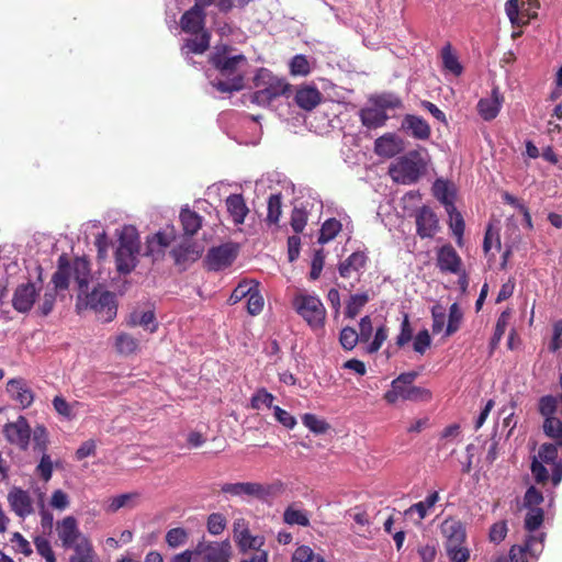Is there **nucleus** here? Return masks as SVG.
Masks as SVG:
<instances>
[{
  "mask_svg": "<svg viewBox=\"0 0 562 562\" xmlns=\"http://www.w3.org/2000/svg\"><path fill=\"white\" fill-rule=\"evenodd\" d=\"M231 46H216L210 56V63L218 71V77L211 81L221 92L239 91L244 88V78L248 60L243 54H234Z\"/></svg>",
  "mask_w": 562,
  "mask_h": 562,
  "instance_id": "f257e3e1",
  "label": "nucleus"
},
{
  "mask_svg": "<svg viewBox=\"0 0 562 562\" xmlns=\"http://www.w3.org/2000/svg\"><path fill=\"white\" fill-rule=\"evenodd\" d=\"M254 86L256 90L251 93L250 100L260 106H269L276 99L288 95L291 91V86L284 79L267 68L258 69Z\"/></svg>",
  "mask_w": 562,
  "mask_h": 562,
  "instance_id": "f03ea898",
  "label": "nucleus"
},
{
  "mask_svg": "<svg viewBox=\"0 0 562 562\" xmlns=\"http://www.w3.org/2000/svg\"><path fill=\"white\" fill-rule=\"evenodd\" d=\"M561 449L555 442H546L539 447L538 454L533 457L531 472L537 483L546 484L549 480V472L544 464L551 467V481L554 486L562 481V460L559 459L558 450Z\"/></svg>",
  "mask_w": 562,
  "mask_h": 562,
  "instance_id": "7ed1b4c3",
  "label": "nucleus"
},
{
  "mask_svg": "<svg viewBox=\"0 0 562 562\" xmlns=\"http://www.w3.org/2000/svg\"><path fill=\"white\" fill-rule=\"evenodd\" d=\"M76 308L79 313L88 308L92 310L103 323L111 322L116 315L113 293L101 288H94L90 293L88 290L78 292Z\"/></svg>",
  "mask_w": 562,
  "mask_h": 562,
  "instance_id": "20e7f679",
  "label": "nucleus"
},
{
  "mask_svg": "<svg viewBox=\"0 0 562 562\" xmlns=\"http://www.w3.org/2000/svg\"><path fill=\"white\" fill-rule=\"evenodd\" d=\"M139 250L140 241L137 229L133 226H124L119 236V246L115 251L116 270L121 274H128L136 268Z\"/></svg>",
  "mask_w": 562,
  "mask_h": 562,
  "instance_id": "39448f33",
  "label": "nucleus"
},
{
  "mask_svg": "<svg viewBox=\"0 0 562 562\" xmlns=\"http://www.w3.org/2000/svg\"><path fill=\"white\" fill-rule=\"evenodd\" d=\"M426 169V162L417 150H411L389 167L392 180L401 184L417 182Z\"/></svg>",
  "mask_w": 562,
  "mask_h": 562,
  "instance_id": "423d86ee",
  "label": "nucleus"
},
{
  "mask_svg": "<svg viewBox=\"0 0 562 562\" xmlns=\"http://www.w3.org/2000/svg\"><path fill=\"white\" fill-rule=\"evenodd\" d=\"M293 306L310 326L318 327L324 324L326 311L318 296L299 294L293 300Z\"/></svg>",
  "mask_w": 562,
  "mask_h": 562,
  "instance_id": "0eeeda50",
  "label": "nucleus"
},
{
  "mask_svg": "<svg viewBox=\"0 0 562 562\" xmlns=\"http://www.w3.org/2000/svg\"><path fill=\"white\" fill-rule=\"evenodd\" d=\"M546 537V532L527 536L524 544L510 548L508 560L499 559L497 562H528L527 554L537 560L543 551Z\"/></svg>",
  "mask_w": 562,
  "mask_h": 562,
  "instance_id": "6e6552de",
  "label": "nucleus"
},
{
  "mask_svg": "<svg viewBox=\"0 0 562 562\" xmlns=\"http://www.w3.org/2000/svg\"><path fill=\"white\" fill-rule=\"evenodd\" d=\"M239 247L237 244L227 243L209 249L204 265L210 271H221L233 265L237 258Z\"/></svg>",
  "mask_w": 562,
  "mask_h": 562,
  "instance_id": "1a4fd4ad",
  "label": "nucleus"
},
{
  "mask_svg": "<svg viewBox=\"0 0 562 562\" xmlns=\"http://www.w3.org/2000/svg\"><path fill=\"white\" fill-rule=\"evenodd\" d=\"M195 555L202 558V562H227L232 558L233 548L229 540L199 541L194 548Z\"/></svg>",
  "mask_w": 562,
  "mask_h": 562,
  "instance_id": "9d476101",
  "label": "nucleus"
},
{
  "mask_svg": "<svg viewBox=\"0 0 562 562\" xmlns=\"http://www.w3.org/2000/svg\"><path fill=\"white\" fill-rule=\"evenodd\" d=\"M31 427L24 416H19L16 420L9 422L3 427V435L8 442L26 450L30 445Z\"/></svg>",
  "mask_w": 562,
  "mask_h": 562,
  "instance_id": "9b49d317",
  "label": "nucleus"
},
{
  "mask_svg": "<svg viewBox=\"0 0 562 562\" xmlns=\"http://www.w3.org/2000/svg\"><path fill=\"white\" fill-rule=\"evenodd\" d=\"M173 240L175 233L172 229L159 231L147 236L144 256L151 258L154 261L161 260Z\"/></svg>",
  "mask_w": 562,
  "mask_h": 562,
  "instance_id": "f8f14e48",
  "label": "nucleus"
},
{
  "mask_svg": "<svg viewBox=\"0 0 562 562\" xmlns=\"http://www.w3.org/2000/svg\"><path fill=\"white\" fill-rule=\"evenodd\" d=\"M234 539L243 553L248 550L263 551L261 547L265 544V538L252 536L244 519L234 522Z\"/></svg>",
  "mask_w": 562,
  "mask_h": 562,
  "instance_id": "ddd939ff",
  "label": "nucleus"
},
{
  "mask_svg": "<svg viewBox=\"0 0 562 562\" xmlns=\"http://www.w3.org/2000/svg\"><path fill=\"white\" fill-rule=\"evenodd\" d=\"M38 294L40 290L32 282L18 285L12 296L13 308L22 314L29 313L38 297Z\"/></svg>",
  "mask_w": 562,
  "mask_h": 562,
  "instance_id": "4468645a",
  "label": "nucleus"
},
{
  "mask_svg": "<svg viewBox=\"0 0 562 562\" xmlns=\"http://www.w3.org/2000/svg\"><path fill=\"white\" fill-rule=\"evenodd\" d=\"M10 509L19 517L26 518L34 513L33 501L30 493L21 487L13 486L7 496Z\"/></svg>",
  "mask_w": 562,
  "mask_h": 562,
  "instance_id": "2eb2a0df",
  "label": "nucleus"
},
{
  "mask_svg": "<svg viewBox=\"0 0 562 562\" xmlns=\"http://www.w3.org/2000/svg\"><path fill=\"white\" fill-rule=\"evenodd\" d=\"M436 255V266L441 272L453 274L461 272V257L450 244L439 247Z\"/></svg>",
  "mask_w": 562,
  "mask_h": 562,
  "instance_id": "dca6fc26",
  "label": "nucleus"
},
{
  "mask_svg": "<svg viewBox=\"0 0 562 562\" xmlns=\"http://www.w3.org/2000/svg\"><path fill=\"white\" fill-rule=\"evenodd\" d=\"M57 533L64 548H74L86 539L79 528L77 519L74 516H67L57 522Z\"/></svg>",
  "mask_w": 562,
  "mask_h": 562,
  "instance_id": "f3484780",
  "label": "nucleus"
},
{
  "mask_svg": "<svg viewBox=\"0 0 562 562\" xmlns=\"http://www.w3.org/2000/svg\"><path fill=\"white\" fill-rule=\"evenodd\" d=\"M284 491L282 482L277 481L270 484H262L258 482H244V496L254 497L260 501H268L273 498Z\"/></svg>",
  "mask_w": 562,
  "mask_h": 562,
  "instance_id": "a211bd4d",
  "label": "nucleus"
},
{
  "mask_svg": "<svg viewBox=\"0 0 562 562\" xmlns=\"http://www.w3.org/2000/svg\"><path fill=\"white\" fill-rule=\"evenodd\" d=\"M431 397L429 389H390L384 394V400L392 405L412 402H426Z\"/></svg>",
  "mask_w": 562,
  "mask_h": 562,
  "instance_id": "6ab92c4d",
  "label": "nucleus"
},
{
  "mask_svg": "<svg viewBox=\"0 0 562 562\" xmlns=\"http://www.w3.org/2000/svg\"><path fill=\"white\" fill-rule=\"evenodd\" d=\"M205 11L203 8L194 3L192 8L186 11L180 19V26L183 32L190 34H199L203 31L205 26Z\"/></svg>",
  "mask_w": 562,
  "mask_h": 562,
  "instance_id": "aec40b11",
  "label": "nucleus"
},
{
  "mask_svg": "<svg viewBox=\"0 0 562 562\" xmlns=\"http://www.w3.org/2000/svg\"><path fill=\"white\" fill-rule=\"evenodd\" d=\"M416 229L420 238H431L438 232V218L430 207L423 206L417 211Z\"/></svg>",
  "mask_w": 562,
  "mask_h": 562,
  "instance_id": "412c9836",
  "label": "nucleus"
},
{
  "mask_svg": "<svg viewBox=\"0 0 562 562\" xmlns=\"http://www.w3.org/2000/svg\"><path fill=\"white\" fill-rule=\"evenodd\" d=\"M203 248L198 243H183L171 250V256L177 266L186 269L201 258Z\"/></svg>",
  "mask_w": 562,
  "mask_h": 562,
  "instance_id": "4be33fe9",
  "label": "nucleus"
},
{
  "mask_svg": "<svg viewBox=\"0 0 562 562\" xmlns=\"http://www.w3.org/2000/svg\"><path fill=\"white\" fill-rule=\"evenodd\" d=\"M402 130L416 139H428L431 134L429 124L420 116L406 114L402 121Z\"/></svg>",
  "mask_w": 562,
  "mask_h": 562,
  "instance_id": "5701e85b",
  "label": "nucleus"
},
{
  "mask_svg": "<svg viewBox=\"0 0 562 562\" xmlns=\"http://www.w3.org/2000/svg\"><path fill=\"white\" fill-rule=\"evenodd\" d=\"M503 97L498 88H493L491 97L481 99L477 103V112L484 121L494 120L501 111Z\"/></svg>",
  "mask_w": 562,
  "mask_h": 562,
  "instance_id": "b1692460",
  "label": "nucleus"
},
{
  "mask_svg": "<svg viewBox=\"0 0 562 562\" xmlns=\"http://www.w3.org/2000/svg\"><path fill=\"white\" fill-rule=\"evenodd\" d=\"M70 276L77 283L78 292L88 290L91 279L89 261L86 258H76L70 265Z\"/></svg>",
  "mask_w": 562,
  "mask_h": 562,
  "instance_id": "393cba45",
  "label": "nucleus"
},
{
  "mask_svg": "<svg viewBox=\"0 0 562 562\" xmlns=\"http://www.w3.org/2000/svg\"><path fill=\"white\" fill-rule=\"evenodd\" d=\"M402 150V142L392 134H385L375 139L374 151L378 156L392 158Z\"/></svg>",
  "mask_w": 562,
  "mask_h": 562,
  "instance_id": "a878e982",
  "label": "nucleus"
},
{
  "mask_svg": "<svg viewBox=\"0 0 562 562\" xmlns=\"http://www.w3.org/2000/svg\"><path fill=\"white\" fill-rule=\"evenodd\" d=\"M194 38H189L186 44L181 47L182 55L186 57L188 63H193L189 54H203L210 46V33L203 31L202 33L195 34Z\"/></svg>",
  "mask_w": 562,
  "mask_h": 562,
  "instance_id": "bb28decb",
  "label": "nucleus"
},
{
  "mask_svg": "<svg viewBox=\"0 0 562 562\" xmlns=\"http://www.w3.org/2000/svg\"><path fill=\"white\" fill-rule=\"evenodd\" d=\"M227 212L229 213L233 222L236 225H240L245 222V218L249 212L245 200L241 194H231L226 201Z\"/></svg>",
  "mask_w": 562,
  "mask_h": 562,
  "instance_id": "cd10ccee",
  "label": "nucleus"
},
{
  "mask_svg": "<svg viewBox=\"0 0 562 562\" xmlns=\"http://www.w3.org/2000/svg\"><path fill=\"white\" fill-rule=\"evenodd\" d=\"M140 502V493L130 492L111 497L108 501L106 512L116 513L122 508L133 509Z\"/></svg>",
  "mask_w": 562,
  "mask_h": 562,
  "instance_id": "c85d7f7f",
  "label": "nucleus"
},
{
  "mask_svg": "<svg viewBox=\"0 0 562 562\" xmlns=\"http://www.w3.org/2000/svg\"><path fill=\"white\" fill-rule=\"evenodd\" d=\"M296 104L306 111L313 110L322 100V94L315 87H303L295 93Z\"/></svg>",
  "mask_w": 562,
  "mask_h": 562,
  "instance_id": "c756f323",
  "label": "nucleus"
},
{
  "mask_svg": "<svg viewBox=\"0 0 562 562\" xmlns=\"http://www.w3.org/2000/svg\"><path fill=\"white\" fill-rule=\"evenodd\" d=\"M179 217L186 235H195L202 226V216L188 205L181 209Z\"/></svg>",
  "mask_w": 562,
  "mask_h": 562,
  "instance_id": "7c9ffc66",
  "label": "nucleus"
},
{
  "mask_svg": "<svg viewBox=\"0 0 562 562\" xmlns=\"http://www.w3.org/2000/svg\"><path fill=\"white\" fill-rule=\"evenodd\" d=\"M70 277V263L61 256L58 259L57 271L52 277L53 286L50 289H54L55 292L66 290L69 285Z\"/></svg>",
  "mask_w": 562,
  "mask_h": 562,
  "instance_id": "2f4dec72",
  "label": "nucleus"
},
{
  "mask_svg": "<svg viewBox=\"0 0 562 562\" xmlns=\"http://www.w3.org/2000/svg\"><path fill=\"white\" fill-rule=\"evenodd\" d=\"M367 256L361 251L352 252L347 259L341 261L338 267L340 277L348 278L352 271H359L366 266Z\"/></svg>",
  "mask_w": 562,
  "mask_h": 562,
  "instance_id": "473e14b6",
  "label": "nucleus"
},
{
  "mask_svg": "<svg viewBox=\"0 0 562 562\" xmlns=\"http://www.w3.org/2000/svg\"><path fill=\"white\" fill-rule=\"evenodd\" d=\"M361 122L368 128L383 126L389 119L384 110L379 108H367L360 112Z\"/></svg>",
  "mask_w": 562,
  "mask_h": 562,
  "instance_id": "72a5a7b5",
  "label": "nucleus"
},
{
  "mask_svg": "<svg viewBox=\"0 0 562 562\" xmlns=\"http://www.w3.org/2000/svg\"><path fill=\"white\" fill-rule=\"evenodd\" d=\"M441 531L446 539L467 540L464 525L456 519H446L441 525Z\"/></svg>",
  "mask_w": 562,
  "mask_h": 562,
  "instance_id": "f704fd0d",
  "label": "nucleus"
},
{
  "mask_svg": "<svg viewBox=\"0 0 562 562\" xmlns=\"http://www.w3.org/2000/svg\"><path fill=\"white\" fill-rule=\"evenodd\" d=\"M441 59L443 68L454 76H460L463 67L460 64L456 54L452 53L451 45L448 43L441 49Z\"/></svg>",
  "mask_w": 562,
  "mask_h": 562,
  "instance_id": "c9c22d12",
  "label": "nucleus"
},
{
  "mask_svg": "<svg viewBox=\"0 0 562 562\" xmlns=\"http://www.w3.org/2000/svg\"><path fill=\"white\" fill-rule=\"evenodd\" d=\"M543 432L551 438L562 449V420L557 418H546L542 425Z\"/></svg>",
  "mask_w": 562,
  "mask_h": 562,
  "instance_id": "e433bc0d",
  "label": "nucleus"
},
{
  "mask_svg": "<svg viewBox=\"0 0 562 562\" xmlns=\"http://www.w3.org/2000/svg\"><path fill=\"white\" fill-rule=\"evenodd\" d=\"M370 297L368 293H357L350 295L346 308H345V315L348 318H355L362 307L369 302Z\"/></svg>",
  "mask_w": 562,
  "mask_h": 562,
  "instance_id": "4c0bfd02",
  "label": "nucleus"
},
{
  "mask_svg": "<svg viewBox=\"0 0 562 562\" xmlns=\"http://www.w3.org/2000/svg\"><path fill=\"white\" fill-rule=\"evenodd\" d=\"M439 501L438 492H432L429 494L425 501L413 504L407 510L406 514L417 513L419 520L424 519L427 516V510L435 506V504Z\"/></svg>",
  "mask_w": 562,
  "mask_h": 562,
  "instance_id": "58836bf2",
  "label": "nucleus"
},
{
  "mask_svg": "<svg viewBox=\"0 0 562 562\" xmlns=\"http://www.w3.org/2000/svg\"><path fill=\"white\" fill-rule=\"evenodd\" d=\"M341 229V223L336 218H328L324 222L318 236L319 244H326L334 239Z\"/></svg>",
  "mask_w": 562,
  "mask_h": 562,
  "instance_id": "ea45409f",
  "label": "nucleus"
},
{
  "mask_svg": "<svg viewBox=\"0 0 562 562\" xmlns=\"http://www.w3.org/2000/svg\"><path fill=\"white\" fill-rule=\"evenodd\" d=\"M283 521L288 525H299L302 527H307L310 525V519L306 513L294 508L292 505L285 508L283 513Z\"/></svg>",
  "mask_w": 562,
  "mask_h": 562,
  "instance_id": "a19ab883",
  "label": "nucleus"
},
{
  "mask_svg": "<svg viewBox=\"0 0 562 562\" xmlns=\"http://www.w3.org/2000/svg\"><path fill=\"white\" fill-rule=\"evenodd\" d=\"M131 324L139 325L145 329H148L150 333H154L157 329V324L155 323V314L153 311H145L142 313L134 312L131 315Z\"/></svg>",
  "mask_w": 562,
  "mask_h": 562,
  "instance_id": "79ce46f5",
  "label": "nucleus"
},
{
  "mask_svg": "<svg viewBox=\"0 0 562 562\" xmlns=\"http://www.w3.org/2000/svg\"><path fill=\"white\" fill-rule=\"evenodd\" d=\"M282 196L281 193L271 194L268 199L267 221L270 224H277L282 214Z\"/></svg>",
  "mask_w": 562,
  "mask_h": 562,
  "instance_id": "37998d69",
  "label": "nucleus"
},
{
  "mask_svg": "<svg viewBox=\"0 0 562 562\" xmlns=\"http://www.w3.org/2000/svg\"><path fill=\"white\" fill-rule=\"evenodd\" d=\"M544 520V513L542 508H528L525 516V529L529 532L536 531L540 528Z\"/></svg>",
  "mask_w": 562,
  "mask_h": 562,
  "instance_id": "c03bdc74",
  "label": "nucleus"
},
{
  "mask_svg": "<svg viewBox=\"0 0 562 562\" xmlns=\"http://www.w3.org/2000/svg\"><path fill=\"white\" fill-rule=\"evenodd\" d=\"M76 554L70 558L69 562H92L93 549L88 539H82L75 547Z\"/></svg>",
  "mask_w": 562,
  "mask_h": 562,
  "instance_id": "a18cd8bd",
  "label": "nucleus"
},
{
  "mask_svg": "<svg viewBox=\"0 0 562 562\" xmlns=\"http://www.w3.org/2000/svg\"><path fill=\"white\" fill-rule=\"evenodd\" d=\"M263 297L259 292L258 283L256 282L254 289L247 296V311L250 315H258L263 308Z\"/></svg>",
  "mask_w": 562,
  "mask_h": 562,
  "instance_id": "49530a36",
  "label": "nucleus"
},
{
  "mask_svg": "<svg viewBox=\"0 0 562 562\" xmlns=\"http://www.w3.org/2000/svg\"><path fill=\"white\" fill-rule=\"evenodd\" d=\"M292 562H324V559L319 554L314 553L311 547L303 544L293 552Z\"/></svg>",
  "mask_w": 562,
  "mask_h": 562,
  "instance_id": "de8ad7c7",
  "label": "nucleus"
},
{
  "mask_svg": "<svg viewBox=\"0 0 562 562\" xmlns=\"http://www.w3.org/2000/svg\"><path fill=\"white\" fill-rule=\"evenodd\" d=\"M463 313L458 303L451 304L449 308L448 324L446 327V336L454 334L461 324Z\"/></svg>",
  "mask_w": 562,
  "mask_h": 562,
  "instance_id": "09e8293b",
  "label": "nucleus"
},
{
  "mask_svg": "<svg viewBox=\"0 0 562 562\" xmlns=\"http://www.w3.org/2000/svg\"><path fill=\"white\" fill-rule=\"evenodd\" d=\"M302 423L312 432L317 435L325 434L329 429V425L324 419H319L314 414L303 415Z\"/></svg>",
  "mask_w": 562,
  "mask_h": 562,
  "instance_id": "8fccbe9b",
  "label": "nucleus"
},
{
  "mask_svg": "<svg viewBox=\"0 0 562 562\" xmlns=\"http://www.w3.org/2000/svg\"><path fill=\"white\" fill-rule=\"evenodd\" d=\"M116 349L122 355H131L137 350L138 341L128 334H121L116 338Z\"/></svg>",
  "mask_w": 562,
  "mask_h": 562,
  "instance_id": "3c124183",
  "label": "nucleus"
},
{
  "mask_svg": "<svg viewBox=\"0 0 562 562\" xmlns=\"http://www.w3.org/2000/svg\"><path fill=\"white\" fill-rule=\"evenodd\" d=\"M538 409L544 419L557 418L554 414L558 409V400L552 395L542 396L539 400Z\"/></svg>",
  "mask_w": 562,
  "mask_h": 562,
  "instance_id": "603ef678",
  "label": "nucleus"
},
{
  "mask_svg": "<svg viewBox=\"0 0 562 562\" xmlns=\"http://www.w3.org/2000/svg\"><path fill=\"white\" fill-rule=\"evenodd\" d=\"M48 447V434L43 425H37L33 430V449L34 451L46 453Z\"/></svg>",
  "mask_w": 562,
  "mask_h": 562,
  "instance_id": "864d4df0",
  "label": "nucleus"
},
{
  "mask_svg": "<svg viewBox=\"0 0 562 562\" xmlns=\"http://www.w3.org/2000/svg\"><path fill=\"white\" fill-rule=\"evenodd\" d=\"M254 280H244L238 283V285L233 290L228 303L234 305L238 302H240L243 299L247 297L251 289H254L255 285Z\"/></svg>",
  "mask_w": 562,
  "mask_h": 562,
  "instance_id": "5fc2aeb1",
  "label": "nucleus"
},
{
  "mask_svg": "<svg viewBox=\"0 0 562 562\" xmlns=\"http://www.w3.org/2000/svg\"><path fill=\"white\" fill-rule=\"evenodd\" d=\"M447 211L450 215V228L453 235H456L458 238V245L461 246L462 236L464 232V221L462 218V215L456 210L453 211L451 207H447Z\"/></svg>",
  "mask_w": 562,
  "mask_h": 562,
  "instance_id": "6e6d98bb",
  "label": "nucleus"
},
{
  "mask_svg": "<svg viewBox=\"0 0 562 562\" xmlns=\"http://www.w3.org/2000/svg\"><path fill=\"white\" fill-rule=\"evenodd\" d=\"M290 71L294 76H307L311 71L310 61L305 55H295L290 61Z\"/></svg>",
  "mask_w": 562,
  "mask_h": 562,
  "instance_id": "4d7b16f0",
  "label": "nucleus"
},
{
  "mask_svg": "<svg viewBox=\"0 0 562 562\" xmlns=\"http://www.w3.org/2000/svg\"><path fill=\"white\" fill-rule=\"evenodd\" d=\"M34 544L37 553L45 559L46 562H57L56 555L52 549L49 541L44 537H36Z\"/></svg>",
  "mask_w": 562,
  "mask_h": 562,
  "instance_id": "13d9d810",
  "label": "nucleus"
},
{
  "mask_svg": "<svg viewBox=\"0 0 562 562\" xmlns=\"http://www.w3.org/2000/svg\"><path fill=\"white\" fill-rule=\"evenodd\" d=\"M188 539V532L181 527L172 528L166 533V542L171 548H177L186 543Z\"/></svg>",
  "mask_w": 562,
  "mask_h": 562,
  "instance_id": "bf43d9fd",
  "label": "nucleus"
},
{
  "mask_svg": "<svg viewBox=\"0 0 562 562\" xmlns=\"http://www.w3.org/2000/svg\"><path fill=\"white\" fill-rule=\"evenodd\" d=\"M274 397L272 394L266 392V389H261L252 395L250 400V407L252 409H260L261 407H271Z\"/></svg>",
  "mask_w": 562,
  "mask_h": 562,
  "instance_id": "052dcab7",
  "label": "nucleus"
},
{
  "mask_svg": "<svg viewBox=\"0 0 562 562\" xmlns=\"http://www.w3.org/2000/svg\"><path fill=\"white\" fill-rule=\"evenodd\" d=\"M339 340L341 346L346 350H351L356 347L359 339V335L352 327H345L340 331Z\"/></svg>",
  "mask_w": 562,
  "mask_h": 562,
  "instance_id": "680f3d73",
  "label": "nucleus"
},
{
  "mask_svg": "<svg viewBox=\"0 0 562 562\" xmlns=\"http://www.w3.org/2000/svg\"><path fill=\"white\" fill-rule=\"evenodd\" d=\"M206 525L209 532L217 536L224 531L226 519L222 514L213 513L209 516Z\"/></svg>",
  "mask_w": 562,
  "mask_h": 562,
  "instance_id": "e2e57ef3",
  "label": "nucleus"
},
{
  "mask_svg": "<svg viewBox=\"0 0 562 562\" xmlns=\"http://www.w3.org/2000/svg\"><path fill=\"white\" fill-rule=\"evenodd\" d=\"M36 473L45 482H48L52 479V475H53V461H52L49 454H47V453H43L42 454L40 463L36 467Z\"/></svg>",
  "mask_w": 562,
  "mask_h": 562,
  "instance_id": "0e129e2a",
  "label": "nucleus"
},
{
  "mask_svg": "<svg viewBox=\"0 0 562 562\" xmlns=\"http://www.w3.org/2000/svg\"><path fill=\"white\" fill-rule=\"evenodd\" d=\"M508 532L507 522L505 520L493 524L490 528L488 539L491 542H502Z\"/></svg>",
  "mask_w": 562,
  "mask_h": 562,
  "instance_id": "69168bd1",
  "label": "nucleus"
},
{
  "mask_svg": "<svg viewBox=\"0 0 562 562\" xmlns=\"http://www.w3.org/2000/svg\"><path fill=\"white\" fill-rule=\"evenodd\" d=\"M57 292L54 289H49V286L45 290V293L42 299V303L38 306V310L43 316H47L54 308L56 302Z\"/></svg>",
  "mask_w": 562,
  "mask_h": 562,
  "instance_id": "338daca9",
  "label": "nucleus"
},
{
  "mask_svg": "<svg viewBox=\"0 0 562 562\" xmlns=\"http://www.w3.org/2000/svg\"><path fill=\"white\" fill-rule=\"evenodd\" d=\"M69 496L63 490H55L50 496L49 505L57 510H65L69 506Z\"/></svg>",
  "mask_w": 562,
  "mask_h": 562,
  "instance_id": "774afa93",
  "label": "nucleus"
}]
</instances>
